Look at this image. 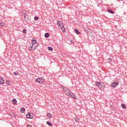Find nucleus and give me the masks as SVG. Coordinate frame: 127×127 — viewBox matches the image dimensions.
Here are the masks:
<instances>
[{
  "label": "nucleus",
  "instance_id": "12",
  "mask_svg": "<svg viewBox=\"0 0 127 127\" xmlns=\"http://www.w3.org/2000/svg\"><path fill=\"white\" fill-rule=\"evenodd\" d=\"M4 83V80H3V78L2 77H0V84H2Z\"/></svg>",
  "mask_w": 127,
  "mask_h": 127
},
{
  "label": "nucleus",
  "instance_id": "8",
  "mask_svg": "<svg viewBox=\"0 0 127 127\" xmlns=\"http://www.w3.org/2000/svg\"><path fill=\"white\" fill-rule=\"evenodd\" d=\"M24 20H25V21H29V20H30V17H29V16H28V15L25 16L24 17Z\"/></svg>",
  "mask_w": 127,
  "mask_h": 127
},
{
  "label": "nucleus",
  "instance_id": "14",
  "mask_svg": "<svg viewBox=\"0 0 127 127\" xmlns=\"http://www.w3.org/2000/svg\"><path fill=\"white\" fill-rule=\"evenodd\" d=\"M47 117L49 118V119H51V118H52V114H50V113H47Z\"/></svg>",
  "mask_w": 127,
  "mask_h": 127
},
{
  "label": "nucleus",
  "instance_id": "23",
  "mask_svg": "<svg viewBox=\"0 0 127 127\" xmlns=\"http://www.w3.org/2000/svg\"><path fill=\"white\" fill-rule=\"evenodd\" d=\"M47 125H48V126H52V123H51V122H49V121H48L47 122Z\"/></svg>",
  "mask_w": 127,
  "mask_h": 127
},
{
  "label": "nucleus",
  "instance_id": "28",
  "mask_svg": "<svg viewBox=\"0 0 127 127\" xmlns=\"http://www.w3.org/2000/svg\"><path fill=\"white\" fill-rule=\"evenodd\" d=\"M21 113H23V112H21Z\"/></svg>",
  "mask_w": 127,
  "mask_h": 127
},
{
  "label": "nucleus",
  "instance_id": "26",
  "mask_svg": "<svg viewBox=\"0 0 127 127\" xmlns=\"http://www.w3.org/2000/svg\"><path fill=\"white\" fill-rule=\"evenodd\" d=\"M74 120H75V122H76V123H78V122H79V119H78L77 118Z\"/></svg>",
  "mask_w": 127,
  "mask_h": 127
},
{
  "label": "nucleus",
  "instance_id": "13",
  "mask_svg": "<svg viewBox=\"0 0 127 127\" xmlns=\"http://www.w3.org/2000/svg\"><path fill=\"white\" fill-rule=\"evenodd\" d=\"M4 26H5V23L0 22V27H4Z\"/></svg>",
  "mask_w": 127,
  "mask_h": 127
},
{
  "label": "nucleus",
  "instance_id": "17",
  "mask_svg": "<svg viewBox=\"0 0 127 127\" xmlns=\"http://www.w3.org/2000/svg\"><path fill=\"white\" fill-rule=\"evenodd\" d=\"M19 73H18V72L17 71H15L13 73V75L14 76H17V75H19Z\"/></svg>",
  "mask_w": 127,
  "mask_h": 127
},
{
  "label": "nucleus",
  "instance_id": "21",
  "mask_svg": "<svg viewBox=\"0 0 127 127\" xmlns=\"http://www.w3.org/2000/svg\"><path fill=\"white\" fill-rule=\"evenodd\" d=\"M45 37H46V38H48L49 37V33H47L45 34Z\"/></svg>",
  "mask_w": 127,
  "mask_h": 127
},
{
  "label": "nucleus",
  "instance_id": "25",
  "mask_svg": "<svg viewBox=\"0 0 127 127\" xmlns=\"http://www.w3.org/2000/svg\"><path fill=\"white\" fill-rule=\"evenodd\" d=\"M23 33H26V29H24L23 30Z\"/></svg>",
  "mask_w": 127,
  "mask_h": 127
},
{
  "label": "nucleus",
  "instance_id": "18",
  "mask_svg": "<svg viewBox=\"0 0 127 127\" xmlns=\"http://www.w3.org/2000/svg\"><path fill=\"white\" fill-rule=\"evenodd\" d=\"M107 11L108 12H110V13H112L113 14H115V12H114V11H113L112 10H108Z\"/></svg>",
  "mask_w": 127,
  "mask_h": 127
},
{
  "label": "nucleus",
  "instance_id": "9",
  "mask_svg": "<svg viewBox=\"0 0 127 127\" xmlns=\"http://www.w3.org/2000/svg\"><path fill=\"white\" fill-rule=\"evenodd\" d=\"M22 15H23V16L24 17V16H26V15H28V14L27 13V12H26V10H23L22 11Z\"/></svg>",
  "mask_w": 127,
  "mask_h": 127
},
{
  "label": "nucleus",
  "instance_id": "10",
  "mask_svg": "<svg viewBox=\"0 0 127 127\" xmlns=\"http://www.w3.org/2000/svg\"><path fill=\"white\" fill-rule=\"evenodd\" d=\"M12 103L13 105H16V104L17 103V101L16 100V99L15 98H14L12 100Z\"/></svg>",
  "mask_w": 127,
  "mask_h": 127
},
{
  "label": "nucleus",
  "instance_id": "2",
  "mask_svg": "<svg viewBox=\"0 0 127 127\" xmlns=\"http://www.w3.org/2000/svg\"><path fill=\"white\" fill-rule=\"evenodd\" d=\"M58 26L61 28V29L62 30L63 32L65 33L66 30L65 29V27H64V25H63V23L60 21H58L57 23Z\"/></svg>",
  "mask_w": 127,
  "mask_h": 127
},
{
  "label": "nucleus",
  "instance_id": "5",
  "mask_svg": "<svg viewBox=\"0 0 127 127\" xmlns=\"http://www.w3.org/2000/svg\"><path fill=\"white\" fill-rule=\"evenodd\" d=\"M96 85H97L99 89H105V86H104V83L103 82H97Z\"/></svg>",
  "mask_w": 127,
  "mask_h": 127
},
{
  "label": "nucleus",
  "instance_id": "4",
  "mask_svg": "<svg viewBox=\"0 0 127 127\" xmlns=\"http://www.w3.org/2000/svg\"><path fill=\"white\" fill-rule=\"evenodd\" d=\"M36 82L39 83V84H45V83H46V82L45 81V79L41 77L37 78L36 79Z\"/></svg>",
  "mask_w": 127,
  "mask_h": 127
},
{
  "label": "nucleus",
  "instance_id": "20",
  "mask_svg": "<svg viewBox=\"0 0 127 127\" xmlns=\"http://www.w3.org/2000/svg\"><path fill=\"white\" fill-rule=\"evenodd\" d=\"M48 49L49 50V51H53V48H52L51 47H48Z\"/></svg>",
  "mask_w": 127,
  "mask_h": 127
},
{
  "label": "nucleus",
  "instance_id": "1",
  "mask_svg": "<svg viewBox=\"0 0 127 127\" xmlns=\"http://www.w3.org/2000/svg\"><path fill=\"white\" fill-rule=\"evenodd\" d=\"M62 89H64V92L66 93L68 97L72 98V99H74V100H77V97H76V96H75V95H74V93H72L71 91L69 90V89L67 88V87L62 86Z\"/></svg>",
  "mask_w": 127,
  "mask_h": 127
},
{
  "label": "nucleus",
  "instance_id": "6",
  "mask_svg": "<svg viewBox=\"0 0 127 127\" xmlns=\"http://www.w3.org/2000/svg\"><path fill=\"white\" fill-rule=\"evenodd\" d=\"M118 85H119L118 82H113L111 84V87H112V88H117Z\"/></svg>",
  "mask_w": 127,
  "mask_h": 127
},
{
  "label": "nucleus",
  "instance_id": "27",
  "mask_svg": "<svg viewBox=\"0 0 127 127\" xmlns=\"http://www.w3.org/2000/svg\"><path fill=\"white\" fill-rule=\"evenodd\" d=\"M27 127H32L31 125H28Z\"/></svg>",
  "mask_w": 127,
  "mask_h": 127
},
{
  "label": "nucleus",
  "instance_id": "22",
  "mask_svg": "<svg viewBox=\"0 0 127 127\" xmlns=\"http://www.w3.org/2000/svg\"><path fill=\"white\" fill-rule=\"evenodd\" d=\"M38 19H39V17L38 16L34 17V20H35L36 21L38 20Z\"/></svg>",
  "mask_w": 127,
  "mask_h": 127
},
{
  "label": "nucleus",
  "instance_id": "24",
  "mask_svg": "<svg viewBox=\"0 0 127 127\" xmlns=\"http://www.w3.org/2000/svg\"><path fill=\"white\" fill-rule=\"evenodd\" d=\"M24 111H25V108H21L20 112H24Z\"/></svg>",
  "mask_w": 127,
  "mask_h": 127
},
{
  "label": "nucleus",
  "instance_id": "11",
  "mask_svg": "<svg viewBox=\"0 0 127 127\" xmlns=\"http://www.w3.org/2000/svg\"><path fill=\"white\" fill-rule=\"evenodd\" d=\"M37 41H36V39H33L32 40V43L31 44H37Z\"/></svg>",
  "mask_w": 127,
  "mask_h": 127
},
{
  "label": "nucleus",
  "instance_id": "7",
  "mask_svg": "<svg viewBox=\"0 0 127 127\" xmlns=\"http://www.w3.org/2000/svg\"><path fill=\"white\" fill-rule=\"evenodd\" d=\"M26 118L27 119H32L33 118V113H29L26 115Z\"/></svg>",
  "mask_w": 127,
  "mask_h": 127
},
{
  "label": "nucleus",
  "instance_id": "19",
  "mask_svg": "<svg viewBox=\"0 0 127 127\" xmlns=\"http://www.w3.org/2000/svg\"><path fill=\"white\" fill-rule=\"evenodd\" d=\"M121 107H122L123 109H126V108H127V106H126V105H125L124 104H121Z\"/></svg>",
  "mask_w": 127,
  "mask_h": 127
},
{
  "label": "nucleus",
  "instance_id": "15",
  "mask_svg": "<svg viewBox=\"0 0 127 127\" xmlns=\"http://www.w3.org/2000/svg\"><path fill=\"white\" fill-rule=\"evenodd\" d=\"M5 85L6 86H9V85H10V82H9V81L7 80L5 82Z\"/></svg>",
  "mask_w": 127,
  "mask_h": 127
},
{
  "label": "nucleus",
  "instance_id": "16",
  "mask_svg": "<svg viewBox=\"0 0 127 127\" xmlns=\"http://www.w3.org/2000/svg\"><path fill=\"white\" fill-rule=\"evenodd\" d=\"M74 31L76 34H81V33L79 32V30H78L77 29H75L74 30Z\"/></svg>",
  "mask_w": 127,
  "mask_h": 127
},
{
  "label": "nucleus",
  "instance_id": "3",
  "mask_svg": "<svg viewBox=\"0 0 127 127\" xmlns=\"http://www.w3.org/2000/svg\"><path fill=\"white\" fill-rule=\"evenodd\" d=\"M37 44H30V47H29V51H32L33 50H35L36 48L38 47Z\"/></svg>",
  "mask_w": 127,
  "mask_h": 127
}]
</instances>
